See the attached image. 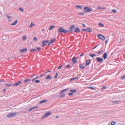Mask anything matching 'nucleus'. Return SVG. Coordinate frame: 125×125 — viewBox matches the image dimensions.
I'll list each match as a JSON object with an SVG mask.
<instances>
[{
	"label": "nucleus",
	"mask_w": 125,
	"mask_h": 125,
	"mask_svg": "<svg viewBox=\"0 0 125 125\" xmlns=\"http://www.w3.org/2000/svg\"><path fill=\"white\" fill-rule=\"evenodd\" d=\"M63 66V65H60L58 68V69H60L61 68H62Z\"/></svg>",
	"instance_id": "obj_51"
},
{
	"label": "nucleus",
	"mask_w": 125,
	"mask_h": 125,
	"mask_svg": "<svg viewBox=\"0 0 125 125\" xmlns=\"http://www.w3.org/2000/svg\"><path fill=\"white\" fill-rule=\"evenodd\" d=\"M87 31L88 32H91L92 31V29L90 28H87Z\"/></svg>",
	"instance_id": "obj_24"
},
{
	"label": "nucleus",
	"mask_w": 125,
	"mask_h": 125,
	"mask_svg": "<svg viewBox=\"0 0 125 125\" xmlns=\"http://www.w3.org/2000/svg\"><path fill=\"white\" fill-rule=\"evenodd\" d=\"M73 94L72 93H68V95L69 96H71L73 95Z\"/></svg>",
	"instance_id": "obj_42"
},
{
	"label": "nucleus",
	"mask_w": 125,
	"mask_h": 125,
	"mask_svg": "<svg viewBox=\"0 0 125 125\" xmlns=\"http://www.w3.org/2000/svg\"><path fill=\"white\" fill-rule=\"evenodd\" d=\"M76 7L78 9H79L80 10H82V9L81 6L80 5H76Z\"/></svg>",
	"instance_id": "obj_28"
},
{
	"label": "nucleus",
	"mask_w": 125,
	"mask_h": 125,
	"mask_svg": "<svg viewBox=\"0 0 125 125\" xmlns=\"http://www.w3.org/2000/svg\"><path fill=\"white\" fill-rule=\"evenodd\" d=\"M26 39V36L25 35L23 37V38H22L23 40H25Z\"/></svg>",
	"instance_id": "obj_40"
},
{
	"label": "nucleus",
	"mask_w": 125,
	"mask_h": 125,
	"mask_svg": "<svg viewBox=\"0 0 125 125\" xmlns=\"http://www.w3.org/2000/svg\"><path fill=\"white\" fill-rule=\"evenodd\" d=\"M51 78V77L49 75H48L45 78L46 80L50 79Z\"/></svg>",
	"instance_id": "obj_25"
},
{
	"label": "nucleus",
	"mask_w": 125,
	"mask_h": 125,
	"mask_svg": "<svg viewBox=\"0 0 125 125\" xmlns=\"http://www.w3.org/2000/svg\"><path fill=\"white\" fill-rule=\"evenodd\" d=\"M46 45V44L43 41L42 42V46H45Z\"/></svg>",
	"instance_id": "obj_18"
},
{
	"label": "nucleus",
	"mask_w": 125,
	"mask_h": 125,
	"mask_svg": "<svg viewBox=\"0 0 125 125\" xmlns=\"http://www.w3.org/2000/svg\"><path fill=\"white\" fill-rule=\"evenodd\" d=\"M46 100H42V101H41L39 102V103L40 104H42L43 103H44L46 102Z\"/></svg>",
	"instance_id": "obj_19"
},
{
	"label": "nucleus",
	"mask_w": 125,
	"mask_h": 125,
	"mask_svg": "<svg viewBox=\"0 0 125 125\" xmlns=\"http://www.w3.org/2000/svg\"><path fill=\"white\" fill-rule=\"evenodd\" d=\"M35 25V24L34 23H33L32 22H31L30 25L29 27L30 28H31L32 27Z\"/></svg>",
	"instance_id": "obj_26"
},
{
	"label": "nucleus",
	"mask_w": 125,
	"mask_h": 125,
	"mask_svg": "<svg viewBox=\"0 0 125 125\" xmlns=\"http://www.w3.org/2000/svg\"><path fill=\"white\" fill-rule=\"evenodd\" d=\"M84 55V54L83 53H81V54L80 55V57H81L82 56H83Z\"/></svg>",
	"instance_id": "obj_52"
},
{
	"label": "nucleus",
	"mask_w": 125,
	"mask_h": 125,
	"mask_svg": "<svg viewBox=\"0 0 125 125\" xmlns=\"http://www.w3.org/2000/svg\"><path fill=\"white\" fill-rule=\"evenodd\" d=\"M75 28V26L74 25H71L69 27V30H67V33L68 32H72L73 31V29H74Z\"/></svg>",
	"instance_id": "obj_4"
},
{
	"label": "nucleus",
	"mask_w": 125,
	"mask_h": 125,
	"mask_svg": "<svg viewBox=\"0 0 125 125\" xmlns=\"http://www.w3.org/2000/svg\"><path fill=\"white\" fill-rule=\"evenodd\" d=\"M46 43H48L49 42V40H43Z\"/></svg>",
	"instance_id": "obj_37"
},
{
	"label": "nucleus",
	"mask_w": 125,
	"mask_h": 125,
	"mask_svg": "<svg viewBox=\"0 0 125 125\" xmlns=\"http://www.w3.org/2000/svg\"><path fill=\"white\" fill-rule=\"evenodd\" d=\"M65 96V94H63L61 95L60 96V97H64Z\"/></svg>",
	"instance_id": "obj_34"
},
{
	"label": "nucleus",
	"mask_w": 125,
	"mask_h": 125,
	"mask_svg": "<svg viewBox=\"0 0 125 125\" xmlns=\"http://www.w3.org/2000/svg\"><path fill=\"white\" fill-rule=\"evenodd\" d=\"M107 42H108V41L107 40H105V43L106 44L107 43Z\"/></svg>",
	"instance_id": "obj_57"
},
{
	"label": "nucleus",
	"mask_w": 125,
	"mask_h": 125,
	"mask_svg": "<svg viewBox=\"0 0 125 125\" xmlns=\"http://www.w3.org/2000/svg\"><path fill=\"white\" fill-rule=\"evenodd\" d=\"M83 9L84 10L83 11V12H88L92 10L91 8L87 7H84Z\"/></svg>",
	"instance_id": "obj_2"
},
{
	"label": "nucleus",
	"mask_w": 125,
	"mask_h": 125,
	"mask_svg": "<svg viewBox=\"0 0 125 125\" xmlns=\"http://www.w3.org/2000/svg\"><path fill=\"white\" fill-rule=\"evenodd\" d=\"M83 63L80 64L79 65V67L80 68L82 69H84L85 68V67L83 66Z\"/></svg>",
	"instance_id": "obj_14"
},
{
	"label": "nucleus",
	"mask_w": 125,
	"mask_h": 125,
	"mask_svg": "<svg viewBox=\"0 0 125 125\" xmlns=\"http://www.w3.org/2000/svg\"><path fill=\"white\" fill-rule=\"evenodd\" d=\"M33 108L32 107L28 109V111L29 112H30L33 109Z\"/></svg>",
	"instance_id": "obj_38"
},
{
	"label": "nucleus",
	"mask_w": 125,
	"mask_h": 125,
	"mask_svg": "<svg viewBox=\"0 0 125 125\" xmlns=\"http://www.w3.org/2000/svg\"><path fill=\"white\" fill-rule=\"evenodd\" d=\"M73 31L75 32L76 33H78L80 32V30L78 27L75 28L73 29Z\"/></svg>",
	"instance_id": "obj_8"
},
{
	"label": "nucleus",
	"mask_w": 125,
	"mask_h": 125,
	"mask_svg": "<svg viewBox=\"0 0 125 125\" xmlns=\"http://www.w3.org/2000/svg\"><path fill=\"white\" fill-rule=\"evenodd\" d=\"M58 33H62L64 34L67 33V30L63 29L62 27H60L58 29Z\"/></svg>",
	"instance_id": "obj_1"
},
{
	"label": "nucleus",
	"mask_w": 125,
	"mask_h": 125,
	"mask_svg": "<svg viewBox=\"0 0 125 125\" xmlns=\"http://www.w3.org/2000/svg\"><path fill=\"white\" fill-rule=\"evenodd\" d=\"M38 107V106H36L33 107L32 108H33V109H36Z\"/></svg>",
	"instance_id": "obj_48"
},
{
	"label": "nucleus",
	"mask_w": 125,
	"mask_h": 125,
	"mask_svg": "<svg viewBox=\"0 0 125 125\" xmlns=\"http://www.w3.org/2000/svg\"><path fill=\"white\" fill-rule=\"evenodd\" d=\"M70 65H67L66 66H65V67H67V68H69L70 67Z\"/></svg>",
	"instance_id": "obj_49"
},
{
	"label": "nucleus",
	"mask_w": 125,
	"mask_h": 125,
	"mask_svg": "<svg viewBox=\"0 0 125 125\" xmlns=\"http://www.w3.org/2000/svg\"><path fill=\"white\" fill-rule=\"evenodd\" d=\"M112 11L115 13L116 12V10H115L113 9L112 10Z\"/></svg>",
	"instance_id": "obj_41"
},
{
	"label": "nucleus",
	"mask_w": 125,
	"mask_h": 125,
	"mask_svg": "<svg viewBox=\"0 0 125 125\" xmlns=\"http://www.w3.org/2000/svg\"><path fill=\"white\" fill-rule=\"evenodd\" d=\"M107 53L106 52H105L103 55L102 57L103 58L104 60H105L107 58Z\"/></svg>",
	"instance_id": "obj_12"
},
{
	"label": "nucleus",
	"mask_w": 125,
	"mask_h": 125,
	"mask_svg": "<svg viewBox=\"0 0 125 125\" xmlns=\"http://www.w3.org/2000/svg\"><path fill=\"white\" fill-rule=\"evenodd\" d=\"M45 74H43L41 75H40V77H42L43 76H44V75Z\"/></svg>",
	"instance_id": "obj_60"
},
{
	"label": "nucleus",
	"mask_w": 125,
	"mask_h": 125,
	"mask_svg": "<svg viewBox=\"0 0 125 125\" xmlns=\"http://www.w3.org/2000/svg\"><path fill=\"white\" fill-rule=\"evenodd\" d=\"M36 51L37 50L34 49H32L30 50V51L31 52H36Z\"/></svg>",
	"instance_id": "obj_22"
},
{
	"label": "nucleus",
	"mask_w": 125,
	"mask_h": 125,
	"mask_svg": "<svg viewBox=\"0 0 125 125\" xmlns=\"http://www.w3.org/2000/svg\"><path fill=\"white\" fill-rule=\"evenodd\" d=\"M56 117L57 118H59V117L57 115L56 116Z\"/></svg>",
	"instance_id": "obj_64"
},
{
	"label": "nucleus",
	"mask_w": 125,
	"mask_h": 125,
	"mask_svg": "<svg viewBox=\"0 0 125 125\" xmlns=\"http://www.w3.org/2000/svg\"><path fill=\"white\" fill-rule=\"evenodd\" d=\"M68 89H65L62 90L60 93V94H62L65 91H66Z\"/></svg>",
	"instance_id": "obj_20"
},
{
	"label": "nucleus",
	"mask_w": 125,
	"mask_h": 125,
	"mask_svg": "<svg viewBox=\"0 0 125 125\" xmlns=\"http://www.w3.org/2000/svg\"><path fill=\"white\" fill-rule=\"evenodd\" d=\"M33 40L35 41H37V38L36 37H34L33 38Z\"/></svg>",
	"instance_id": "obj_45"
},
{
	"label": "nucleus",
	"mask_w": 125,
	"mask_h": 125,
	"mask_svg": "<svg viewBox=\"0 0 125 125\" xmlns=\"http://www.w3.org/2000/svg\"><path fill=\"white\" fill-rule=\"evenodd\" d=\"M115 124V122L114 121H113L111 122V125H114Z\"/></svg>",
	"instance_id": "obj_44"
},
{
	"label": "nucleus",
	"mask_w": 125,
	"mask_h": 125,
	"mask_svg": "<svg viewBox=\"0 0 125 125\" xmlns=\"http://www.w3.org/2000/svg\"><path fill=\"white\" fill-rule=\"evenodd\" d=\"M55 75L56 76H58V73H56V75Z\"/></svg>",
	"instance_id": "obj_62"
},
{
	"label": "nucleus",
	"mask_w": 125,
	"mask_h": 125,
	"mask_svg": "<svg viewBox=\"0 0 125 125\" xmlns=\"http://www.w3.org/2000/svg\"><path fill=\"white\" fill-rule=\"evenodd\" d=\"M38 76H37L36 77H35V78H34V79H38Z\"/></svg>",
	"instance_id": "obj_58"
},
{
	"label": "nucleus",
	"mask_w": 125,
	"mask_h": 125,
	"mask_svg": "<svg viewBox=\"0 0 125 125\" xmlns=\"http://www.w3.org/2000/svg\"><path fill=\"white\" fill-rule=\"evenodd\" d=\"M121 79H123L125 78V76H122L121 77Z\"/></svg>",
	"instance_id": "obj_54"
},
{
	"label": "nucleus",
	"mask_w": 125,
	"mask_h": 125,
	"mask_svg": "<svg viewBox=\"0 0 125 125\" xmlns=\"http://www.w3.org/2000/svg\"><path fill=\"white\" fill-rule=\"evenodd\" d=\"M52 114L51 112L50 111L46 113L41 118V119H43L45 118L46 117L49 116Z\"/></svg>",
	"instance_id": "obj_3"
},
{
	"label": "nucleus",
	"mask_w": 125,
	"mask_h": 125,
	"mask_svg": "<svg viewBox=\"0 0 125 125\" xmlns=\"http://www.w3.org/2000/svg\"><path fill=\"white\" fill-rule=\"evenodd\" d=\"M96 60L98 62H101L103 61V59L102 58L100 57H97L96 58Z\"/></svg>",
	"instance_id": "obj_7"
},
{
	"label": "nucleus",
	"mask_w": 125,
	"mask_h": 125,
	"mask_svg": "<svg viewBox=\"0 0 125 125\" xmlns=\"http://www.w3.org/2000/svg\"><path fill=\"white\" fill-rule=\"evenodd\" d=\"M77 58L74 57L72 59V60L73 62L74 63H75L77 62Z\"/></svg>",
	"instance_id": "obj_11"
},
{
	"label": "nucleus",
	"mask_w": 125,
	"mask_h": 125,
	"mask_svg": "<svg viewBox=\"0 0 125 125\" xmlns=\"http://www.w3.org/2000/svg\"><path fill=\"white\" fill-rule=\"evenodd\" d=\"M89 88L92 90H95V88L93 87L92 86L89 87Z\"/></svg>",
	"instance_id": "obj_39"
},
{
	"label": "nucleus",
	"mask_w": 125,
	"mask_h": 125,
	"mask_svg": "<svg viewBox=\"0 0 125 125\" xmlns=\"http://www.w3.org/2000/svg\"><path fill=\"white\" fill-rule=\"evenodd\" d=\"M82 25H83V27H85L86 26L84 24H82Z\"/></svg>",
	"instance_id": "obj_63"
},
{
	"label": "nucleus",
	"mask_w": 125,
	"mask_h": 125,
	"mask_svg": "<svg viewBox=\"0 0 125 125\" xmlns=\"http://www.w3.org/2000/svg\"><path fill=\"white\" fill-rule=\"evenodd\" d=\"M19 10L20 11L22 12H23V9H22V8H21V7H20L19 8Z\"/></svg>",
	"instance_id": "obj_31"
},
{
	"label": "nucleus",
	"mask_w": 125,
	"mask_h": 125,
	"mask_svg": "<svg viewBox=\"0 0 125 125\" xmlns=\"http://www.w3.org/2000/svg\"><path fill=\"white\" fill-rule=\"evenodd\" d=\"M99 45V44H98L97 45H96V46H95L94 47V48H92V49L93 50H94V49L95 48H96L97 46H98Z\"/></svg>",
	"instance_id": "obj_53"
},
{
	"label": "nucleus",
	"mask_w": 125,
	"mask_h": 125,
	"mask_svg": "<svg viewBox=\"0 0 125 125\" xmlns=\"http://www.w3.org/2000/svg\"><path fill=\"white\" fill-rule=\"evenodd\" d=\"M102 7H101L100 6H98V7L97 8V10H99L100 9H101Z\"/></svg>",
	"instance_id": "obj_50"
},
{
	"label": "nucleus",
	"mask_w": 125,
	"mask_h": 125,
	"mask_svg": "<svg viewBox=\"0 0 125 125\" xmlns=\"http://www.w3.org/2000/svg\"><path fill=\"white\" fill-rule=\"evenodd\" d=\"M100 53H101V52L100 51H99L98 52L97 54H99Z\"/></svg>",
	"instance_id": "obj_61"
},
{
	"label": "nucleus",
	"mask_w": 125,
	"mask_h": 125,
	"mask_svg": "<svg viewBox=\"0 0 125 125\" xmlns=\"http://www.w3.org/2000/svg\"><path fill=\"white\" fill-rule=\"evenodd\" d=\"M20 52L22 53L25 52L27 51V49L26 48L20 49Z\"/></svg>",
	"instance_id": "obj_9"
},
{
	"label": "nucleus",
	"mask_w": 125,
	"mask_h": 125,
	"mask_svg": "<svg viewBox=\"0 0 125 125\" xmlns=\"http://www.w3.org/2000/svg\"><path fill=\"white\" fill-rule=\"evenodd\" d=\"M106 87H107V86H104L103 87H102V89H105L106 88Z\"/></svg>",
	"instance_id": "obj_47"
},
{
	"label": "nucleus",
	"mask_w": 125,
	"mask_h": 125,
	"mask_svg": "<svg viewBox=\"0 0 125 125\" xmlns=\"http://www.w3.org/2000/svg\"><path fill=\"white\" fill-rule=\"evenodd\" d=\"M97 36L100 39L103 41H104L105 39L104 35L101 34H98L97 35Z\"/></svg>",
	"instance_id": "obj_5"
},
{
	"label": "nucleus",
	"mask_w": 125,
	"mask_h": 125,
	"mask_svg": "<svg viewBox=\"0 0 125 125\" xmlns=\"http://www.w3.org/2000/svg\"><path fill=\"white\" fill-rule=\"evenodd\" d=\"M36 49L37 51H38L41 49V48L40 47H37Z\"/></svg>",
	"instance_id": "obj_36"
},
{
	"label": "nucleus",
	"mask_w": 125,
	"mask_h": 125,
	"mask_svg": "<svg viewBox=\"0 0 125 125\" xmlns=\"http://www.w3.org/2000/svg\"><path fill=\"white\" fill-rule=\"evenodd\" d=\"M54 25H52L50 27V28H49V30H52V29L54 28Z\"/></svg>",
	"instance_id": "obj_30"
},
{
	"label": "nucleus",
	"mask_w": 125,
	"mask_h": 125,
	"mask_svg": "<svg viewBox=\"0 0 125 125\" xmlns=\"http://www.w3.org/2000/svg\"><path fill=\"white\" fill-rule=\"evenodd\" d=\"M51 43H51V42H49L48 43V46L50 45Z\"/></svg>",
	"instance_id": "obj_55"
},
{
	"label": "nucleus",
	"mask_w": 125,
	"mask_h": 125,
	"mask_svg": "<svg viewBox=\"0 0 125 125\" xmlns=\"http://www.w3.org/2000/svg\"><path fill=\"white\" fill-rule=\"evenodd\" d=\"M99 25L100 26H102V27H103L104 26L103 24L102 23H99Z\"/></svg>",
	"instance_id": "obj_33"
},
{
	"label": "nucleus",
	"mask_w": 125,
	"mask_h": 125,
	"mask_svg": "<svg viewBox=\"0 0 125 125\" xmlns=\"http://www.w3.org/2000/svg\"><path fill=\"white\" fill-rule=\"evenodd\" d=\"M4 81V80H0V84H3L2 83Z\"/></svg>",
	"instance_id": "obj_35"
},
{
	"label": "nucleus",
	"mask_w": 125,
	"mask_h": 125,
	"mask_svg": "<svg viewBox=\"0 0 125 125\" xmlns=\"http://www.w3.org/2000/svg\"><path fill=\"white\" fill-rule=\"evenodd\" d=\"M78 78V77H77L75 78H72L70 79V81H72L74 80H75L77 79Z\"/></svg>",
	"instance_id": "obj_17"
},
{
	"label": "nucleus",
	"mask_w": 125,
	"mask_h": 125,
	"mask_svg": "<svg viewBox=\"0 0 125 125\" xmlns=\"http://www.w3.org/2000/svg\"><path fill=\"white\" fill-rule=\"evenodd\" d=\"M56 40L55 38H54L53 39H51L50 42L52 43H53Z\"/></svg>",
	"instance_id": "obj_23"
},
{
	"label": "nucleus",
	"mask_w": 125,
	"mask_h": 125,
	"mask_svg": "<svg viewBox=\"0 0 125 125\" xmlns=\"http://www.w3.org/2000/svg\"><path fill=\"white\" fill-rule=\"evenodd\" d=\"M78 14H80L82 15H84L85 14L82 12H80L78 13Z\"/></svg>",
	"instance_id": "obj_43"
},
{
	"label": "nucleus",
	"mask_w": 125,
	"mask_h": 125,
	"mask_svg": "<svg viewBox=\"0 0 125 125\" xmlns=\"http://www.w3.org/2000/svg\"><path fill=\"white\" fill-rule=\"evenodd\" d=\"M77 90L75 89H73L71 90H70V92L73 93H75L77 92Z\"/></svg>",
	"instance_id": "obj_16"
},
{
	"label": "nucleus",
	"mask_w": 125,
	"mask_h": 125,
	"mask_svg": "<svg viewBox=\"0 0 125 125\" xmlns=\"http://www.w3.org/2000/svg\"><path fill=\"white\" fill-rule=\"evenodd\" d=\"M40 82V81L39 80H36L35 81V83H39Z\"/></svg>",
	"instance_id": "obj_32"
},
{
	"label": "nucleus",
	"mask_w": 125,
	"mask_h": 125,
	"mask_svg": "<svg viewBox=\"0 0 125 125\" xmlns=\"http://www.w3.org/2000/svg\"><path fill=\"white\" fill-rule=\"evenodd\" d=\"M35 79H34V78L32 80V82H34L35 80Z\"/></svg>",
	"instance_id": "obj_59"
},
{
	"label": "nucleus",
	"mask_w": 125,
	"mask_h": 125,
	"mask_svg": "<svg viewBox=\"0 0 125 125\" xmlns=\"http://www.w3.org/2000/svg\"><path fill=\"white\" fill-rule=\"evenodd\" d=\"M21 83V82L19 81L16 83H14L13 84V85L14 86H18L20 85Z\"/></svg>",
	"instance_id": "obj_10"
},
{
	"label": "nucleus",
	"mask_w": 125,
	"mask_h": 125,
	"mask_svg": "<svg viewBox=\"0 0 125 125\" xmlns=\"http://www.w3.org/2000/svg\"><path fill=\"white\" fill-rule=\"evenodd\" d=\"M6 90V88H5L3 90V92H5Z\"/></svg>",
	"instance_id": "obj_56"
},
{
	"label": "nucleus",
	"mask_w": 125,
	"mask_h": 125,
	"mask_svg": "<svg viewBox=\"0 0 125 125\" xmlns=\"http://www.w3.org/2000/svg\"><path fill=\"white\" fill-rule=\"evenodd\" d=\"M113 103L115 104H116V103H118V102H121V101H113Z\"/></svg>",
	"instance_id": "obj_29"
},
{
	"label": "nucleus",
	"mask_w": 125,
	"mask_h": 125,
	"mask_svg": "<svg viewBox=\"0 0 125 125\" xmlns=\"http://www.w3.org/2000/svg\"><path fill=\"white\" fill-rule=\"evenodd\" d=\"M18 21L17 20H16L14 21L13 23L11 24V25H15L17 22Z\"/></svg>",
	"instance_id": "obj_21"
},
{
	"label": "nucleus",
	"mask_w": 125,
	"mask_h": 125,
	"mask_svg": "<svg viewBox=\"0 0 125 125\" xmlns=\"http://www.w3.org/2000/svg\"><path fill=\"white\" fill-rule=\"evenodd\" d=\"M31 80L29 79H25L24 81V82L25 83H27L28 82L30 81H31Z\"/></svg>",
	"instance_id": "obj_15"
},
{
	"label": "nucleus",
	"mask_w": 125,
	"mask_h": 125,
	"mask_svg": "<svg viewBox=\"0 0 125 125\" xmlns=\"http://www.w3.org/2000/svg\"><path fill=\"white\" fill-rule=\"evenodd\" d=\"M89 55L90 57H92V58H93L94 56H96V55H95L94 54H90Z\"/></svg>",
	"instance_id": "obj_27"
},
{
	"label": "nucleus",
	"mask_w": 125,
	"mask_h": 125,
	"mask_svg": "<svg viewBox=\"0 0 125 125\" xmlns=\"http://www.w3.org/2000/svg\"><path fill=\"white\" fill-rule=\"evenodd\" d=\"M82 31H87V29H82Z\"/></svg>",
	"instance_id": "obj_46"
},
{
	"label": "nucleus",
	"mask_w": 125,
	"mask_h": 125,
	"mask_svg": "<svg viewBox=\"0 0 125 125\" xmlns=\"http://www.w3.org/2000/svg\"><path fill=\"white\" fill-rule=\"evenodd\" d=\"M16 114V113L15 112H14L13 113H8V117H14Z\"/></svg>",
	"instance_id": "obj_6"
},
{
	"label": "nucleus",
	"mask_w": 125,
	"mask_h": 125,
	"mask_svg": "<svg viewBox=\"0 0 125 125\" xmlns=\"http://www.w3.org/2000/svg\"><path fill=\"white\" fill-rule=\"evenodd\" d=\"M91 60L90 59L88 60L86 62V64L85 65V66H87L89 64H90L91 63Z\"/></svg>",
	"instance_id": "obj_13"
}]
</instances>
